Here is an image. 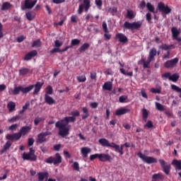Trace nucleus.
<instances>
[{
	"instance_id": "393cba45",
	"label": "nucleus",
	"mask_w": 181,
	"mask_h": 181,
	"mask_svg": "<svg viewBox=\"0 0 181 181\" xmlns=\"http://www.w3.org/2000/svg\"><path fill=\"white\" fill-rule=\"evenodd\" d=\"M156 54H158V51L156 50V48L153 47L149 52L148 57L152 60H155V56H156Z\"/></svg>"
},
{
	"instance_id": "79ce46f5",
	"label": "nucleus",
	"mask_w": 181,
	"mask_h": 181,
	"mask_svg": "<svg viewBox=\"0 0 181 181\" xmlns=\"http://www.w3.org/2000/svg\"><path fill=\"white\" fill-rule=\"evenodd\" d=\"M40 46H42V42L40 40H36L33 41L32 44V47H40Z\"/></svg>"
},
{
	"instance_id": "a211bd4d",
	"label": "nucleus",
	"mask_w": 181,
	"mask_h": 181,
	"mask_svg": "<svg viewBox=\"0 0 181 181\" xmlns=\"http://www.w3.org/2000/svg\"><path fill=\"white\" fill-rule=\"evenodd\" d=\"M45 102L48 104V105H53V104H56V100L53 99V98L49 96V95L45 94Z\"/></svg>"
},
{
	"instance_id": "473e14b6",
	"label": "nucleus",
	"mask_w": 181,
	"mask_h": 181,
	"mask_svg": "<svg viewBox=\"0 0 181 181\" xmlns=\"http://www.w3.org/2000/svg\"><path fill=\"white\" fill-rule=\"evenodd\" d=\"M82 111L83 112V115H82V119H86V118H88L90 116V114L88 113V109L87 107H82Z\"/></svg>"
},
{
	"instance_id": "e433bc0d",
	"label": "nucleus",
	"mask_w": 181,
	"mask_h": 181,
	"mask_svg": "<svg viewBox=\"0 0 181 181\" xmlns=\"http://www.w3.org/2000/svg\"><path fill=\"white\" fill-rule=\"evenodd\" d=\"M171 89L176 91V93H180L179 97L181 98V88L179 86L173 84L171 85Z\"/></svg>"
},
{
	"instance_id": "e2e57ef3",
	"label": "nucleus",
	"mask_w": 181,
	"mask_h": 181,
	"mask_svg": "<svg viewBox=\"0 0 181 181\" xmlns=\"http://www.w3.org/2000/svg\"><path fill=\"white\" fill-rule=\"evenodd\" d=\"M99 158V153H95L90 156V160H94V159Z\"/></svg>"
},
{
	"instance_id": "c03bdc74",
	"label": "nucleus",
	"mask_w": 181,
	"mask_h": 181,
	"mask_svg": "<svg viewBox=\"0 0 181 181\" xmlns=\"http://www.w3.org/2000/svg\"><path fill=\"white\" fill-rule=\"evenodd\" d=\"M156 108L158 111H165V107L158 102H156Z\"/></svg>"
},
{
	"instance_id": "c756f323",
	"label": "nucleus",
	"mask_w": 181,
	"mask_h": 181,
	"mask_svg": "<svg viewBox=\"0 0 181 181\" xmlns=\"http://www.w3.org/2000/svg\"><path fill=\"white\" fill-rule=\"evenodd\" d=\"M11 146H12V143L11 142V141H6V143L4 146V149L1 151V153H5V151H8V149H9Z\"/></svg>"
},
{
	"instance_id": "ddd939ff",
	"label": "nucleus",
	"mask_w": 181,
	"mask_h": 181,
	"mask_svg": "<svg viewBox=\"0 0 181 181\" xmlns=\"http://www.w3.org/2000/svg\"><path fill=\"white\" fill-rule=\"evenodd\" d=\"M35 56H37V51L33 50L30 52H28L25 56L24 57L23 60H25V62H28V60H32Z\"/></svg>"
},
{
	"instance_id": "338daca9",
	"label": "nucleus",
	"mask_w": 181,
	"mask_h": 181,
	"mask_svg": "<svg viewBox=\"0 0 181 181\" xmlns=\"http://www.w3.org/2000/svg\"><path fill=\"white\" fill-rule=\"evenodd\" d=\"M71 115H72V117H79L80 116V112H78V110L74 111L71 112Z\"/></svg>"
},
{
	"instance_id": "4468645a",
	"label": "nucleus",
	"mask_w": 181,
	"mask_h": 181,
	"mask_svg": "<svg viewBox=\"0 0 181 181\" xmlns=\"http://www.w3.org/2000/svg\"><path fill=\"white\" fill-rule=\"evenodd\" d=\"M152 60L153 59H151V58H149V57L147 58V59H141L139 63H143V67L144 69H149V64H151V62H152Z\"/></svg>"
},
{
	"instance_id": "4be33fe9",
	"label": "nucleus",
	"mask_w": 181,
	"mask_h": 181,
	"mask_svg": "<svg viewBox=\"0 0 181 181\" xmlns=\"http://www.w3.org/2000/svg\"><path fill=\"white\" fill-rule=\"evenodd\" d=\"M129 111H131L129 109H127V108H121L119 109L116 111L115 114L116 115H124V114H128V112H129Z\"/></svg>"
},
{
	"instance_id": "0e129e2a",
	"label": "nucleus",
	"mask_w": 181,
	"mask_h": 181,
	"mask_svg": "<svg viewBox=\"0 0 181 181\" xmlns=\"http://www.w3.org/2000/svg\"><path fill=\"white\" fill-rule=\"evenodd\" d=\"M83 9H84V6L82 4L79 5L78 8V15H81V13H83Z\"/></svg>"
},
{
	"instance_id": "864d4df0",
	"label": "nucleus",
	"mask_w": 181,
	"mask_h": 181,
	"mask_svg": "<svg viewBox=\"0 0 181 181\" xmlns=\"http://www.w3.org/2000/svg\"><path fill=\"white\" fill-rule=\"evenodd\" d=\"M171 74H172L170 72H165L161 75V77L163 78V80H165V78H168V80H170Z\"/></svg>"
},
{
	"instance_id": "a19ab883",
	"label": "nucleus",
	"mask_w": 181,
	"mask_h": 181,
	"mask_svg": "<svg viewBox=\"0 0 181 181\" xmlns=\"http://www.w3.org/2000/svg\"><path fill=\"white\" fill-rule=\"evenodd\" d=\"M146 8L148 11H149V12H151L152 13H155V7L153 6V5H152V4L147 3Z\"/></svg>"
},
{
	"instance_id": "6e6d98bb",
	"label": "nucleus",
	"mask_w": 181,
	"mask_h": 181,
	"mask_svg": "<svg viewBox=\"0 0 181 181\" xmlns=\"http://www.w3.org/2000/svg\"><path fill=\"white\" fill-rule=\"evenodd\" d=\"M18 127H19V124H14L11 125L8 127V129H9V131H16V129H18Z\"/></svg>"
},
{
	"instance_id": "bb28decb",
	"label": "nucleus",
	"mask_w": 181,
	"mask_h": 181,
	"mask_svg": "<svg viewBox=\"0 0 181 181\" xmlns=\"http://www.w3.org/2000/svg\"><path fill=\"white\" fill-rule=\"evenodd\" d=\"M172 165L175 166V170H181V160H173L172 162Z\"/></svg>"
},
{
	"instance_id": "58836bf2",
	"label": "nucleus",
	"mask_w": 181,
	"mask_h": 181,
	"mask_svg": "<svg viewBox=\"0 0 181 181\" xmlns=\"http://www.w3.org/2000/svg\"><path fill=\"white\" fill-rule=\"evenodd\" d=\"M20 119H21V116L16 115L9 119L8 120V122H9L10 124H13V122H16V121H19Z\"/></svg>"
},
{
	"instance_id": "8fccbe9b",
	"label": "nucleus",
	"mask_w": 181,
	"mask_h": 181,
	"mask_svg": "<svg viewBox=\"0 0 181 181\" xmlns=\"http://www.w3.org/2000/svg\"><path fill=\"white\" fill-rule=\"evenodd\" d=\"M144 128H147V129H151V128H153V123H152V121L148 120L146 124H144Z\"/></svg>"
},
{
	"instance_id": "3c124183",
	"label": "nucleus",
	"mask_w": 181,
	"mask_h": 181,
	"mask_svg": "<svg viewBox=\"0 0 181 181\" xmlns=\"http://www.w3.org/2000/svg\"><path fill=\"white\" fill-rule=\"evenodd\" d=\"M102 28L103 29V32H105V33H109V30H108V27L107 26V22L103 21V24H102Z\"/></svg>"
},
{
	"instance_id": "5fc2aeb1",
	"label": "nucleus",
	"mask_w": 181,
	"mask_h": 181,
	"mask_svg": "<svg viewBox=\"0 0 181 181\" xmlns=\"http://www.w3.org/2000/svg\"><path fill=\"white\" fill-rule=\"evenodd\" d=\"M54 46H55V47L60 48V47H62V46H63V42L59 40H56L54 41Z\"/></svg>"
},
{
	"instance_id": "680f3d73",
	"label": "nucleus",
	"mask_w": 181,
	"mask_h": 181,
	"mask_svg": "<svg viewBox=\"0 0 181 181\" xmlns=\"http://www.w3.org/2000/svg\"><path fill=\"white\" fill-rule=\"evenodd\" d=\"M146 19L148 22V23H152L151 21H152V17L151 16L150 13H147L146 15Z\"/></svg>"
},
{
	"instance_id": "4c0bfd02",
	"label": "nucleus",
	"mask_w": 181,
	"mask_h": 181,
	"mask_svg": "<svg viewBox=\"0 0 181 181\" xmlns=\"http://www.w3.org/2000/svg\"><path fill=\"white\" fill-rule=\"evenodd\" d=\"M21 91H22V86H18V87L14 88V89L11 91V93L12 94H13V95H18V94H19Z\"/></svg>"
},
{
	"instance_id": "b1692460",
	"label": "nucleus",
	"mask_w": 181,
	"mask_h": 181,
	"mask_svg": "<svg viewBox=\"0 0 181 181\" xmlns=\"http://www.w3.org/2000/svg\"><path fill=\"white\" fill-rule=\"evenodd\" d=\"M103 90H107V91H111L112 90V82L107 81L103 86Z\"/></svg>"
},
{
	"instance_id": "6e6552de",
	"label": "nucleus",
	"mask_w": 181,
	"mask_h": 181,
	"mask_svg": "<svg viewBox=\"0 0 181 181\" xmlns=\"http://www.w3.org/2000/svg\"><path fill=\"white\" fill-rule=\"evenodd\" d=\"M158 162L160 163L164 173H165V175H169V173H170V164L166 163V161L162 159H160Z\"/></svg>"
},
{
	"instance_id": "09e8293b",
	"label": "nucleus",
	"mask_w": 181,
	"mask_h": 181,
	"mask_svg": "<svg viewBox=\"0 0 181 181\" xmlns=\"http://www.w3.org/2000/svg\"><path fill=\"white\" fill-rule=\"evenodd\" d=\"M78 83H85V81L87 80V78L84 75L79 76L76 77Z\"/></svg>"
},
{
	"instance_id": "0eeeda50",
	"label": "nucleus",
	"mask_w": 181,
	"mask_h": 181,
	"mask_svg": "<svg viewBox=\"0 0 181 181\" xmlns=\"http://www.w3.org/2000/svg\"><path fill=\"white\" fill-rule=\"evenodd\" d=\"M37 4V0H25L24 6H21V10L32 9Z\"/></svg>"
},
{
	"instance_id": "bf43d9fd",
	"label": "nucleus",
	"mask_w": 181,
	"mask_h": 181,
	"mask_svg": "<svg viewBox=\"0 0 181 181\" xmlns=\"http://www.w3.org/2000/svg\"><path fill=\"white\" fill-rule=\"evenodd\" d=\"M128 100V96L122 95L119 98V103H125V100Z\"/></svg>"
},
{
	"instance_id": "dca6fc26",
	"label": "nucleus",
	"mask_w": 181,
	"mask_h": 181,
	"mask_svg": "<svg viewBox=\"0 0 181 181\" xmlns=\"http://www.w3.org/2000/svg\"><path fill=\"white\" fill-rule=\"evenodd\" d=\"M30 129H32V126H25L21 128L19 132L20 134L23 136L26 135L27 134H29L30 132Z\"/></svg>"
},
{
	"instance_id": "13d9d810",
	"label": "nucleus",
	"mask_w": 181,
	"mask_h": 181,
	"mask_svg": "<svg viewBox=\"0 0 181 181\" xmlns=\"http://www.w3.org/2000/svg\"><path fill=\"white\" fill-rule=\"evenodd\" d=\"M151 93H153V94H160V91L161 89L160 88H152L151 89Z\"/></svg>"
},
{
	"instance_id": "de8ad7c7",
	"label": "nucleus",
	"mask_w": 181,
	"mask_h": 181,
	"mask_svg": "<svg viewBox=\"0 0 181 181\" xmlns=\"http://www.w3.org/2000/svg\"><path fill=\"white\" fill-rule=\"evenodd\" d=\"M50 54H53L54 53H62V49L59 48L58 47H55V48L51 49L49 51Z\"/></svg>"
},
{
	"instance_id": "052dcab7",
	"label": "nucleus",
	"mask_w": 181,
	"mask_h": 181,
	"mask_svg": "<svg viewBox=\"0 0 181 181\" xmlns=\"http://www.w3.org/2000/svg\"><path fill=\"white\" fill-rule=\"evenodd\" d=\"M42 121H43V118L35 117V119L34 120V124H35V125H37L39 124V122H42Z\"/></svg>"
},
{
	"instance_id": "c9c22d12",
	"label": "nucleus",
	"mask_w": 181,
	"mask_h": 181,
	"mask_svg": "<svg viewBox=\"0 0 181 181\" xmlns=\"http://www.w3.org/2000/svg\"><path fill=\"white\" fill-rule=\"evenodd\" d=\"M152 180H158V179H160V180H163L165 177L161 174H154L152 176Z\"/></svg>"
},
{
	"instance_id": "1a4fd4ad",
	"label": "nucleus",
	"mask_w": 181,
	"mask_h": 181,
	"mask_svg": "<svg viewBox=\"0 0 181 181\" xmlns=\"http://www.w3.org/2000/svg\"><path fill=\"white\" fill-rule=\"evenodd\" d=\"M178 62V58H174L173 59L168 60L164 64V67H166V69H172L175 67L176 64H177Z\"/></svg>"
},
{
	"instance_id": "72a5a7b5",
	"label": "nucleus",
	"mask_w": 181,
	"mask_h": 181,
	"mask_svg": "<svg viewBox=\"0 0 181 181\" xmlns=\"http://www.w3.org/2000/svg\"><path fill=\"white\" fill-rule=\"evenodd\" d=\"M88 47H90L89 43H84L81 47L78 49V52L81 53L83 52H86V50H88Z\"/></svg>"
},
{
	"instance_id": "2eb2a0df",
	"label": "nucleus",
	"mask_w": 181,
	"mask_h": 181,
	"mask_svg": "<svg viewBox=\"0 0 181 181\" xmlns=\"http://www.w3.org/2000/svg\"><path fill=\"white\" fill-rule=\"evenodd\" d=\"M112 158L110 154L107 153H99V160L100 162H107L108 160H111Z\"/></svg>"
},
{
	"instance_id": "c85d7f7f",
	"label": "nucleus",
	"mask_w": 181,
	"mask_h": 181,
	"mask_svg": "<svg viewBox=\"0 0 181 181\" xmlns=\"http://www.w3.org/2000/svg\"><path fill=\"white\" fill-rule=\"evenodd\" d=\"M30 71V69L28 68H21L18 71L19 76H26Z\"/></svg>"
},
{
	"instance_id": "20e7f679",
	"label": "nucleus",
	"mask_w": 181,
	"mask_h": 181,
	"mask_svg": "<svg viewBox=\"0 0 181 181\" xmlns=\"http://www.w3.org/2000/svg\"><path fill=\"white\" fill-rule=\"evenodd\" d=\"M137 156H139V158H140V159H141L144 162H145L146 163H148V165H151V163H158V159H156V158L146 156L141 152H139L137 153Z\"/></svg>"
},
{
	"instance_id": "4d7b16f0",
	"label": "nucleus",
	"mask_w": 181,
	"mask_h": 181,
	"mask_svg": "<svg viewBox=\"0 0 181 181\" xmlns=\"http://www.w3.org/2000/svg\"><path fill=\"white\" fill-rule=\"evenodd\" d=\"M142 115L144 119H146V118H148V115H149V113L148 112V110L146 109H143Z\"/></svg>"
},
{
	"instance_id": "774afa93",
	"label": "nucleus",
	"mask_w": 181,
	"mask_h": 181,
	"mask_svg": "<svg viewBox=\"0 0 181 181\" xmlns=\"http://www.w3.org/2000/svg\"><path fill=\"white\" fill-rule=\"evenodd\" d=\"M141 94L144 98H148V95L144 88L141 89Z\"/></svg>"
},
{
	"instance_id": "a18cd8bd",
	"label": "nucleus",
	"mask_w": 181,
	"mask_h": 181,
	"mask_svg": "<svg viewBox=\"0 0 181 181\" xmlns=\"http://www.w3.org/2000/svg\"><path fill=\"white\" fill-rule=\"evenodd\" d=\"M135 13L132 10H127V18L129 19H134L135 18Z\"/></svg>"
},
{
	"instance_id": "5701e85b",
	"label": "nucleus",
	"mask_w": 181,
	"mask_h": 181,
	"mask_svg": "<svg viewBox=\"0 0 181 181\" xmlns=\"http://www.w3.org/2000/svg\"><path fill=\"white\" fill-rule=\"evenodd\" d=\"M81 5L83 6L85 12H88V9L91 8V1L90 0H83V4Z\"/></svg>"
},
{
	"instance_id": "7c9ffc66",
	"label": "nucleus",
	"mask_w": 181,
	"mask_h": 181,
	"mask_svg": "<svg viewBox=\"0 0 181 181\" xmlns=\"http://www.w3.org/2000/svg\"><path fill=\"white\" fill-rule=\"evenodd\" d=\"M38 180L43 181L45 180V177H47L49 176V173H38Z\"/></svg>"
},
{
	"instance_id": "37998d69",
	"label": "nucleus",
	"mask_w": 181,
	"mask_h": 181,
	"mask_svg": "<svg viewBox=\"0 0 181 181\" xmlns=\"http://www.w3.org/2000/svg\"><path fill=\"white\" fill-rule=\"evenodd\" d=\"M119 71L120 73H122V74H124V76H129L130 77H132V76H134V73L132 71L128 73L125 71V69L122 68L119 69Z\"/></svg>"
},
{
	"instance_id": "69168bd1",
	"label": "nucleus",
	"mask_w": 181,
	"mask_h": 181,
	"mask_svg": "<svg viewBox=\"0 0 181 181\" xmlns=\"http://www.w3.org/2000/svg\"><path fill=\"white\" fill-rule=\"evenodd\" d=\"M74 169L75 170H77V172H78L80 170V166L78 165V163H77V162L74 163Z\"/></svg>"
},
{
	"instance_id": "f8f14e48",
	"label": "nucleus",
	"mask_w": 181,
	"mask_h": 181,
	"mask_svg": "<svg viewBox=\"0 0 181 181\" xmlns=\"http://www.w3.org/2000/svg\"><path fill=\"white\" fill-rule=\"evenodd\" d=\"M50 134H51L50 132H45L38 134L37 136L38 142L40 144H42V142H46V136H47V135H50Z\"/></svg>"
},
{
	"instance_id": "6ab92c4d",
	"label": "nucleus",
	"mask_w": 181,
	"mask_h": 181,
	"mask_svg": "<svg viewBox=\"0 0 181 181\" xmlns=\"http://www.w3.org/2000/svg\"><path fill=\"white\" fill-rule=\"evenodd\" d=\"M43 83H40V82H37L34 86V91H33V94L36 95L39 93V91H40L42 87H43Z\"/></svg>"
},
{
	"instance_id": "412c9836",
	"label": "nucleus",
	"mask_w": 181,
	"mask_h": 181,
	"mask_svg": "<svg viewBox=\"0 0 181 181\" xmlns=\"http://www.w3.org/2000/svg\"><path fill=\"white\" fill-rule=\"evenodd\" d=\"M171 33H172L173 38L179 36V35H180L181 30L177 29V28H176V27H173L171 28Z\"/></svg>"
},
{
	"instance_id": "423d86ee",
	"label": "nucleus",
	"mask_w": 181,
	"mask_h": 181,
	"mask_svg": "<svg viewBox=\"0 0 181 181\" xmlns=\"http://www.w3.org/2000/svg\"><path fill=\"white\" fill-rule=\"evenodd\" d=\"M157 8L159 12H162L163 13H165V15H169V13L172 12V9H170L168 5L165 6V4L162 2L158 4Z\"/></svg>"
},
{
	"instance_id": "f704fd0d",
	"label": "nucleus",
	"mask_w": 181,
	"mask_h": 181,
	"mask_svg": "<svg viewBox=\"0 0 181 181\" xmlns=\"http://www.w3.org/2000/svg\"><path fill=\"white\" fill-rule=\"evenodd\" d=\"M179 80V74H173L170 76V81H173V83H176Z\"/></svg>"
},
{
	"instance_id": "603ef678",
	"label": "nucleus",
	"mask_w": 181,
	"mask_h": 181,
	"mask_svg": "<svg viewBox=\"0 0 181 181\" xmlns=\"http://www.w3.org/2000/svg\"><path fill=\"white\" fill-rule=\"evenodd\" d=\"M46 94L47 95H52V94H53V88H52L51 86H48L47 87Z\"/></svg>"
},
{
	"instance_id": "9b49d317",
	"label": "nucleus",
	"mask_w": 181,
	"mask_h": 181,
	"mask_svg": "<svg viewBox=\"0 0 181 181\" xmlns=\"http://www.w3.org/2000/svg\"><path fill=\"white\" fill-rule=\"evenodd\" d=\"M22 135L20 132L14 133L13 134H7L6 136V139H8V141H19Z\"/></svg>"
},
{
	"instance_id": "f257e3e1",
	"label": "nucleus",
	"mask_w": 181,
	"mask_h": 181,
	"mask_svg": "<svg viewBox=\"0 0 181 181\" xmlns=\"http://www.w3.org/2000/svg\"><path fill=\"white\" fill-rule=\"evenodd\" d=\"M76 121V117H66L64 119L59 120L55 123L56 128L59 129V135L64 138L69 135V131L70 129L67 127L69 122H74Z\"/></svg>"
},
{
	"instance_id": "f3484780",
	"label": "nucleus",
	"mask_w": 181,
	"mask_h": 181,
	"mask_svg": "<svg viewBox=\"0 0 181 181\" xmlns=\"http://www.w3.org/2000/svg\"><path fill=\"white\" fill-rule=\"evenodd\" d=\"M81 153L83 158H88V153H91V148L86 146L81 148Z\"/></svg>"
},
{
	"instance_id": "aec40b11",
	"label": "nucleus",
	"mask_w": 181,
	"mask_h": 181,
	"mask_svg": "<svg viewBox=\"0 0 181 181\" xmlns=\"http://www.w3.org/2000/svg\"><path fill=\"white\" fill-rule=\"evenodd\" d=\"M33 88H35L34 85H30L28 87L21 86V93H23V94H26L28 93H30V91H32Z\"/></svg>"
},
{
	"instance_id": "49530a36",
	"label": "nucleus",
	"mask_w": 181,
	"mask_h": 181,
	"mask_svg": "<svg viewBox=\"0 0 181 181\" xmlns=\"http://www.w3.org/2000/svg\"><path fill=\"white\" fill-rule=\"evenodd\" d=\"M80 40L78 39H73L71 41V46L73 47V46H78V45H80Z\"/></svg>"
},
{
	"instance_id": "7ed1b4c3",
	"label": "nucleus",
	"mask_w": 181,
	"mask_h": 181,
	"mask_svg": "<svg viewBox=\"0 0 181 181\" xmlns=\"http://www.w3.org/2000/svg\"><path fill=\"white\" fill-rule=\"evenodd\" d=\"M45 163H49V165H59V163H62V156H60V153H57L55 154V156H50L45 159Z\"/></svg>"
},
{
	"instance_id": "9d476101",
	"label": "nucleus",
	"mask_w": 181,
	"mask_h": 181,
	"mask_svg": "<svg viewBox=\"0 0 181 181\" xmlns=\"http://www.w3.org/2000/svg\"><path fill=\"white\" fill-rule=\"evenodd\" d=\"M115 39L120 43H127L128 42V37L122 33H118L115 35Z\"/></svg>"
},
{
	"instance_id": "2f4dec72",
	"label": "nucleus",
	"mask_w": 181,
	"mask_h": 181,
	"mask_svg": "<svg viewBox=\"0 0 181 181\" xmlns=\"http://www.w3.org/2000/svg\"><path fill=\"white\" fill-rule=\"evenodd\" d=\"M11 8H12V4H11V3L4 2L1 6V11H8V9H11Z\"/></svg>"
},
{
	"instance_id": "ea45409f",
	"label": "nucleus",
	"mask_w": 181,
	"mask_h": 181,
	"mask_svg": "<svg viewBox=\"0 0 181 181\" xmlns=\"http://www.w3.org/2000/svg\"><path fill=\"white\" fill-rule=\"evenodd\" d=\"M25 16L28 21H33V19H35V15L30 11L27 12Z\"/></svg>"
},
{
	"instance_id": "a878e982",
	"label": "nucleus",
	"mask_w": 181,
	"mask_h": 181,
	"mask_svg": "<svg viewBox=\"0 0 181 181\" xmlns=\"http://www.w3.org/2000/svg\"><path fill=\"white\" fill-rule=\"evenodd\" d=\"M7 107H8L9 112H12L15 111V108H16V104L15 103V102L10 101L7 104Z\"/></svg>"
},
{
	"instance_id": "cd10ccee",
	"label": "nucleus",
	"mask_w": 181,
	"mask_h": 181,
	"mask_svg": "<svg viewBox=\"0 0 181 181\" xmlns=\"http://www.w3.org/2000/svg\"><path fill=\"white\" fill-rule=\"evenodd\" d=\"M98 142L102 146H110V141L107 139H100L98 140Z\"/></svg>"
},
{
	"instance_id": "39448f33",
	"label": "nucleus",
	"mask_w": 181,
	"mask_h": 181,
	"mask_svg": "<svg viewBox=\"0 0 181 181\" xmlns=\"http://www.w3.org/2000/svg\"><path fill=\"white\" fill-rule=\"evenodd\" d=\"M22 158L23 160L35 161L37 159V156L35 155V150L33 148H30L29 153H23Z\"/></svg>"
},
{
	"instance_id": "f03ea898",
	"label": "nucleus",
	"mask_w": 181,
	"mask_h": 181,
	"mask_svg": "<svg viewBox=\"0 0 181 181\" xmlns=\"http://www.w3.org/2000/svg\"><path fill=\"white\" fill-rule=\"evenodd\" d=\"M142 26V23L141 21H136L134 23H129L125 21L123 24L124 29H128L129 30H138Z\"/></svg>"
}]
</instances>
